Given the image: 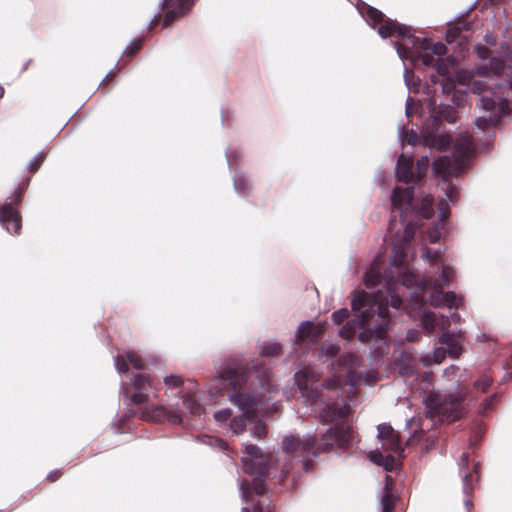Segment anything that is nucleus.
Instances as JSON below:
<instances>
[{"label": "nucleus", "mask_w": 512, "mask_h": 512, "mask_svg": "<svg viewBox=\"0 0 512 512\" xmlns=\"http://www.w3.org/2000/svg\"><path fill=\"white\" fill-rule=\"evenodd\" d=\"M141 46V42L138 41L137 43L133 44V47H128L126 52L129 56H132Z\"/></svg>", "instance_id": "49"}, {"label": "nucleus", "mask_w": 512, "mask_h": 512, "mask_svg": "<svg viewBox=\"0 0 512 512\" xmlns=\"http://www.w3.org/2000/svg\"><path fill=\"white\" fill-rule=\"evenodd\" d=\"M463 397L459 392L441 395L432 393L425 399L427 413L442 421H455L462 414Z\"/></svg>", "instance_id": "2"}, {"label": "nucleus", "mask_w": 512, "mask_h": 512, "mask_svg": "<svg viewBox=\"0 0 512 512\" xmlns=\"http://www.w3.org/2000/svg\"><path fill=\"white\" fill-rule=\"evenodd\" d=\"M313 445L314 440L312 438L306 441H301L296 437H287L283 441V449L286 452H298L300 454L308 452Z\"/></svg>", "instance_id": "12"}, {"label": "nucleus", "mask_w": 512, "mask_h": 512, "mask_svg": "<svg viewBox=\"0 0 512 512\" xmlns=\"http://www.w3.org/2000/svg\"><path fill=\"white\" fill-rule=\"evenodd\" d=\"M439 210H440L442 219H445L448 216L449 212H448V207L444 201H441L439 203Z\"/></svg>", "instance_id": "48"}, {"label": "nucleus", "mask_w": 512, "mask_h": 512, "mask_svg": "<svg viewBox=\"0 0 512 512\" xmlns=\"http://www.w3.org/2000/svg\"><path fill=\"white\" fill-rule=\"evenodd\" d=\"M444 357H445V353L440 349H437L433 352V361L436 364L441 363L442 360L444 359Z\"/></svg>", "instance_id": "45"}, {"label": "nucleus", "mask_w": 512, "mask_h": 512, "mask_svg": "<svg viewBox=\"0 0 512 512\" xmlns=\"http://www.w3.org/2000/svg\"><path fill=\"white\" fill-rule=\"evenodd\" d=\"M489 1H490V2H492V3H497V2H499L500 0H489Z\"/></svg>", "instance_id": "61"}, {"label": "nucleus", "mask_w": 512, "mask_h": 512, "mask_svg": "<svg viewBox=\"0 0 512 512\" xmlns=\"http://www.w3.org/2000/svg\"><path fill=\"white\" fill-rule=\"evenodd\" d=\"M243 497L246 501H248L249 498V488L246 484H242L241 486Z\"/></svg>", "instance_id": "54"}, {"label": "nucleus", "mask_w": 512, "mask_h": 512, "mask_svg": "<svg viewBox=\"0 0 512 512\" xmlns=\"http://www.w3.org/2000/svg\"><path fill=\"white\" fill-rule=\"evenodd\" d=\"M272 456L264 455L255 445H247L242 457L244 470L256 477L264 476L269 469Z\"/></svg>", "instance_id": "4"}, {"label": "nucleus", "mask_w": 512, "mask_h": 512, "mask_svg": "<svg viewBox=\"0 0 512 512\" xmlns=\"http://www.w3.org/2000/svg\"><path fill=\"white\" fill-rule=\"evenodd\" d=\"M395 33H397L398 36H400L401 38H404V37L410 35L409 30L406 27L400 26L398 24H397Z\"/></svg>", "instance_id": "47"}, {"label": "nucleus", "mask_w": 512, "mask_h": 512, "mask_svg": "<svg viewBox=\"0 0 512 512\" xmlns=\"http://www.w3.org/2000/svg\"><path fill=\"white\" fill-rule=\"evenodd\" d=\"M434 54L443 55L446 51L445 46L442 43H436L431 48Z\"/></svg>", "instance_id": "46"}, {"label": "nucleus", "mask_w": 512, "mask_h": 512, "mask_svg": "<svg viewBox=\"0 0 512 512\" xmlns=\"http://www.w3.org/2000/svg\"><path fill=\"white\" fill-rule=\"evenodd\" d=\"M164 384L169 388H176L183 384V379L178 375H169L164 378Z\"/></svg>", "instance_id": "28"}, {"label": "nucleus", "mask_w": 512, "mask_h": 512, "mask_svg": "<svg viewBox=\"0 0 512 512\" xmlns=\"http://www.w3.org/2000/svg\"><path fill=\"white\" fill-rule=\"evenodd\" d=\"M492 69L494 70V73L495 74H505L507 76L510 75V71L512 72V68L511 67H508V68H504V67H501L500 68V62L499 61H494L492 63Z\"/></svg>", "instance_id": "37"}, {"label": "nucleus", "mask_w": 512, "mask_h": 512, "mask_svg": "<svg viewBox=\"0 0 512 512\" xmlns=\"http://www.w3.org/2000/svg\"><path fill=\"white\" fill-rule=\"evenodd\" d=\"M381 465L384 466L386 470H392L395 466L394 456L387 455L386 457H384Z\"/></svg>", "instance_id": "39"}, {"label": "nucleus", "mask_w": 512, "mask_h": 512, "mask_svg": "<svg viewBox=\"0 0 512 512\" xmlns=\"http://www.w3.org/2000/svg\"><path fill=\"white\" fill-rule=\"evenodd\" d=\"M324 331V325L314 324L307 321L302 323L297 330V339L299 341H316Z\"/></svg>", "instance_id": "10"}, {"label": "nucleus", "mask_w": 512, "mask_h": 512, "mask_svg": "<svg viewBox=\"0 0 512 512\" xmlns=\"http://www.w3.org/2000/svg\"><path fill=\"white\" fill-rule=\"evenodd\" d=\"M463 169V162L460 159L441 157L433 163V172L444 180L456 176Z\"/></svg>", "instance_id": "7"}, {"label": "nucleus", "mask_w": 512, "mask_h": 512, "mask_svg": "<svg viewBox=\"0 0 512 512\" xmlns=\"http://www.w3.org/2000/svg\"><path fill=\"white\" fill-rule=\"evenodd\" d=\"M493 85H497L499 92L498 94L491 92V94L495 95V99L490 98L488 95L483 96L481 98L482 107L486 111L497 109L499 112H502L506 107V101L503 96L505 94H512V79H507L505 85L498 84L495 79L475 80L473 82V91L475 93L486 92V88L490 89Z\"/></svg>", "instance_id": "3"}, {"label": "nucleus", "mask_w": 512, "mask_h": 512, "mask_svg": "<svg viewBox=\"0 0 512 512\" xmlns=\"http://www.w3.org/2000/svg\"><path fill=\"white\" fill-rule=\"evenodd\" d=\"M423 257L427 260H435L438 258V254L437 253H431L429 250H427L424 254H423Z\"/></svg>", "instance_id": "53"}, {"label": "nucleus", "mask_w": 512, "mask_h": 512, "mask_svg": "<svg viewBox=\"0 0 512 512\" xmlns=\"http://www.w3.org/2000/svg\"><path fill=\"white\" fill-rule=\"evenodd\" d=\"M316 380V375L310 368H305L295 374L296 384L302 390L309 389Z\"/></svg>", "instance_id": "13"}, {"label": "nucleus", "mask_w": 512, "mask_h": 512, "mask_svg": "<svg viewBox=\"0 0 512 512\" xmlns=\"http://www.w3.org/2000/svg\"><path fill=\"white\" fill-rule=\"evenodd\" d=\"M164 5H165V6H168V5H169V0H165Z\"/></svg>", "instance_id": "62"}, {"label": "nucleus", "mask_w": 512, "mask_h": 512, "mask_svg": "<svg viewBox=\"0 0 512 512\" xmlns=\"http://www.w3.org/2000/svg\"><path fill=\"white\" fill-rule=\"evenodd\" d=\"M397 24L393 21H383L378 28V33L381 37L387 38L395 34Z\"/></svg>", "instance_id": "17"}, {"label": "nucleus", "mask_w": 512, "mask_h": 512, "mask_svg": "<svg viewBox=\"0 0 512 512\" xmlns=\"http://www.w3.org/2000/svg\"><path fill=\"white\" fill-rule=\"evenodd\" d=\"M149 387H151V381L148 377L143 375L136 376L132 383L133 391L130 394L131 400L136 404L146 402L148 399L146 390Z\"/></svg>", "instance_id": "9"}, {"label": "nucleus", "mask_w": 512, "mask_h": 512, "mask_svg": "<svg viewBox=\"0 0 512 512\" xmlns=\"http://www.w3.org/2000/svg\"><path fill=\"white\" fill-rule=\"evenodd\" d=\"M424 361H427L428 363H430L432 360L429 357H427L424 359Z\"/></svg>", "instance_id": "60"}, {"label": "nucleus", "mask_w": 512, "mask_h": 512, "mask_svg": "<svg viewBox=\"0 0 512 512\" xmlns=\"http://www.w3.org/2000/svg\"><path fill=\"white\" fill-rule=\"evenodd\" d=\"M125 357L132 364L135 369L141 370L144 367L141 357L134 351H126Z\"/></svg>", "instance_id": "22"}, {"label": "nucleus", "mask_w": 512, "mask_h": 512, "mask_svg": "<svg viewBox=\"0 0 512 512\" xmlns=\"http://www.w3.org/2000/svg\"><path fill=\"white\" fill-rule=\"evenodd\" d=\"M230 397L231 400L241 408V410L246 413L250 412V403H248V399L244 395L235 393L231 394Z\"/></svg>", "instance_id": "21"}, {"label": "nucleus", "mask_w": 512, "mask_h": 512, "mask_svg": "<svg viewBox=\"0 0 512 512\" xmlns=\"http://www.w3.org/2000/svg\"><path fill=\"white\" fill-rule=\"evenodd\" d=\"M262 352L265 355H276L280 352V346L278 344H267L263 346Z\"/></svg>", "instance_id": "36"}, {"label": "nucleus", "mask_w": 512, "mask_h": 512, "mask_svg": "<svg viewBox=\"0 0 512 512\" xmlns=\"http://www.w3.org/2000/svg\"><path fill=\"white\" fill-rule=\"evenodd\" d=\"M471 153V141L468 136H463L460 138L455 145V158L460 159L463 162V159L466 158Z\"/></svg>", "instance_id": "16"}, {"label": "nucleus", "mask_w": 512, "mask_h": 512, "mask_svg": "<svg viewBox=\"0 0 512 512\" xmlns=\"http://www.w3.org/2000/svg\"><path fill=\"white\" fill-rule=\"evenodd\" d=\"M45 157L44 153H38L29 164V172L35 173L44 162Z\"/></svg>", "instance_id": "26"}, {"label": "nucleus", "mask_w": 512, "mask_h": 512, "mask_svg": "<svg viewBox=\"0 0 512 512\" xmlns=\"http://www.w3.org/2000/svg\"><path fill=\"white\" fill-rule=\"evenodd\" d=\"M390 304L393 308L398 309L402 300L394 294L390 295V301H384L378 297V295L370 296L365 292L358 293L352 300V309L354 311H360L362 325H364L373 315V306L377 305L378 317L381 319L380 327L377 329V333L381 335L383 333V326L388 322L387 320V305Z\"/></svg>", "instance_id": "1"}, {"label": "nucleus", "mask_w": 512, "mask_h": 512, "mask_svg": "<svg viewBox=\"0 0 512 512\" xmlns=\"http://www.w3.org/2000/svg\"><path fill=\"white\" fill-rule=\"evenodd\" d=\"M61 475H62L61 472L59 470H56L48 475V479L51 482H55L56 480H58L61 477Z\"/></svg>", "instance_id": "50"}, {"label": "nucleus", "mask_w": 512, "mask_h": 512, "mask_svg": "<svg viewBox=\"0 0 512 512\" xmlns=\"http://www.w3.org/2000/svg\"><path fill=\"white\" fill-rule=\"evenodd\" d=\"M422 62L425 64V65H431L432 64V61H433V57L428 54V53H425L422 55Z\"/></svg>", "instance_id": "51"}, {"label": "nucleus", "mask_w": 512, "mask_h": 512, "mask_svg": "<svg viewBox=\"0 0 512 512\" xmlns=\"http://www.w3.org/2000/svg\"><path fill=\"white\" fill-rule=\"evenodd\" d=\"M419 228L416 224H409L403 232V244H407L413 238L415 231Z\"/></svg>", "instance_id": "29"}, {"label": "nucleus", "mask_w": 512, "mask_h": 512, "mask_svg": "<svg viewBox=\"0 0 512 512\" xmlns=\"http://www.w3.org/2000/svg\"><path fill=\"white\" fill-rule=\"evenodd\" d=\"M427 142L430 146L441 150L450 144L451 137L449 135H439L436 138H434L431 142H429V140H427Z\"/></svg>", "instance_id": "20"}, {"label": "nucleus", "mask_w": 512, "mask_h": 512, "mask_svg": "<svg viewBox=\"0 0 512 512\" xmlns=\"http://www.w3.org/2000/svg\"><path fill=\"white\" fill-rule=\"evenodd\" d=\"M491 379L489 377H483L476 382V387L481 391H486V389L490 386Z\"/></svg>", "instance_id": "38"}, {"label": "nucleus", "mask_w": 512, "mask_h": 512, "mask_svg": "<svg viewBox=\"0 0 512 512\" xmlns=\"http://www.w3.org/2000/svg\"><path fill=\"white\" fill-rule=\"evenodd\" d=\"M219 378L224 388L236 392L243 381V375L240 372L239 364L236 361L226 363L219 372Z\"/></svg>", "instance_id": "6"}, {"label": "nucleus", "mask_w": 512, "mask_h": 512, "mask_svg": "<svg viewBox=\"0 0 512 512\" xmlns=\"http://www.w3.org/2000/svg\"><path fill=\"white\" fill-rule=\"evenodd\" d=\"M379 282V275L375 270H370L365 275V283L367 286H374Z\"/></svg>", "instance_id": "33"}, {"label": "nucleus", "mask_w": 512, "mask_h": 512, "mask_svg": "<svg viewBox=\"0 0 512 512\" xmlns=\"http://www.w3.org/2000/svg\"><path fill=\"white\" fill-rule=\"evenodd\" d=\"M394 259L393 264L394 265H400L401 259L404 257L405 252L402 244H394Z\"/></svg>", "instance_id": "32"}, {"label": "nucleus", "mask_w": 512, "mask_h": 512, "mask_svg": "<svg viewBox=\"0 0 512 512\" xmlns=\"http://www.w3.org/2000/svg\"><path fill=\"white\" fill-rule=\"evenodd\" d=\"M409 197L410 194L408 191L396 188L393 191L392 204L394 207H398L402 205L404 200H409Z\"/></svg>", "instance_id": "19"}, {"label": "nucleus", "mask_w": 512, "mask_h": 512, "mask_svg": "<svg viewBox=\"0 0 512 512\" xmlns=\"http://www.w3.org/2000/svg\"><path fill=\"white\" fill-rule=\"evenodd\" d=\"M230 416H231V412L228 409L220 410L215 413V419L217 421H226L229 419Z\"/></svg>", "instance_id": "42"}, {"label": "nucleus", "mask_w": 512, "mask_h": 512, "mask_svg": "<svg viewBox=\"0 0 512 512\" xmlns=\"http://www.w3.org/2000/svg\"><path fill=\"white\" fill-rule=\"evenodd\" d=\"M348 316L346 309H340L333 313L332 319L336 324H341Z\"/></svg>", "instance_id": "34"}, {"label": "nucleus", "mask_w": 512, "mask_h": 512, "mask_svg": "<svg viewBox=\"0 0 512 512\" xmlns=\"http://www.w3.org/2000/svg\"><path fill=\"white\" fill-rule=\"evenodd\" d=\"M435 321H436V316L434 313L427 312V313L423 314L422 323H423V326L425 327V329L430 330V331L434 330Z\"/></svg>", "instance_id": "25"}, {"label": "nucleus", "mask_w": 512, "mask_h": 512, "mask_svg": "<svg viewBox=\"0 0 512 512\" xmlns=\"http://www.w3.org/2000/svg\"><path fill=\"white\" fill-rule=\"evenodd\" d=\"M441 233L440 228L438 226L434 227L432 230L428 232V239L430 242L434 243L440 239Z\"/></svg>", "instance_id": "40"}, {"label": "nucleus", "mask_w": 512, "mask_h": 512, "mask_svg": "<svg viewBox=\"0 0 512 512\" xmlns=\"http://www.w3.org/2000/svg\"><path fill=\"white\" fill-rule=\"evenodd\" d=\"M181 14H185L193 4V0H177Z\"/></svg>", "instance_id": "41"}, {"label": "nucleus", "mask_w": 512, "mask_h": 512, "mask_svg": "<svg viewBox=\"0 0 512 512\" xmlns=\"http://www.w3.org/2000/svg\"><path fill=\"white\" fill-rule=\"evenodd\" d=\"M183 14H181V9L178 7L177 8V11L175 10H172V11H169L166 13V15L164 16L163 18V26L164 27H167L168 25H170L176 18H178L179 16H182Z\"/></svg>", "instance_id": "30"}, {"label": "nucleus", "mask_w": 512, "mask_h": 512, "mask_svg": "<svg viewBox=\"0 0 512 512\" xmlns=\"http://www.w3.org/2000/svg\"><path fill=\"white\" fill-rule=\"evenodd\" d=\"M2 223L6 225L8 231L12 230L14 234L20 233L21 217L13 207H2Z\"/></svg>", "instance_id": "11"}, {"label": "nucleus", "mask_w": 512, "mask_h": 512, "mask_svg": "<svg viewBox=\"0 0 512 512\" xmlns=\"http://www.w3.org/2000/svg\"><path fill=\"white\" fill-rule=\"evenodd\" d=\"M254 433L257 437H260L262 434L265 433V426L262 424H257V426L255 427Z\"/></svg>", "instance_id": "52"}, {"label": "nucleus", "mask_w": 512, "mask_h": 512, "mask_svg": "<svg viewBox=\"0 0 512 512\" xmlns=\"http://www.w3.org/2000/svg\"><path fill=\"white\" fill-rule=\"evenodd\" d=\"M391 478L388 476L386 478V486L384 489V493L381 498V507L382 512H391L395 505V497L391 492Z\"/></svg>", "instance_id": "14"}, {"label": "nucleus", "mask_w": 512, "mask_h": 512, "mask_svg": "<svg viewBox=\"0 0 512 512\" xmlns=\"http://www.w3.org/2000/svg\"><path fill=\"white\" fill-rule=\"evenodd\" d=\"M254 490L257 494L262 495L264 493V487L261 483H257L254 485Z\"/></svg>", "instance_id": "57"}, {"label": "nucleus", "mask_w": 512, "mask_h": 512, "mask_svg": "<svg viewBox=\"0 0 512 512\" xmlns=\"http://www.w3.org/2000/svg\"><path fill=\"white\" fill-rule=\"evenodd\" d=\"M367 17L370 21H372L375 24L382 23L384 21L383 13L375 8H369L367 10Z\"/></svg>", "instance_id": "27"}, {"label": "nucleus", "mask_w": 512, "mask_h": 512, "mask_svg": "<svg viewBox=\"0 0 512 512\" xmlns=\"http://www.w3.org/2000/svg\"><path fill=\"white\" fill-rule=\"evenodd\" d=\"M113 77H114V74L113 73H109V74L106 75V77L104 78L103 82H105L108 79H112Z\"/></svg>", "instance_id": "58"}, {"label": "nucleus", "mask_w": 512, "mask_h": 512, "mask_svg": "<svg viewBox=\"0 0 512 512\" xmlns=\"http://www.w3.org/2000/svg\"><path fill=\"white\" fill-rule=\"evenodd\" d=\"M126 360H127V358L125 357V355H119L116 357L115 366L118 371L126 372L128 370Z\"/></svg>", "instance_id": "35"}, {"label": "nucleus", "mask_w": 512, "mask_h": 512, "mask_svg": "<svg viewBox=\"0 0 512 512\" xmlns=\"http://www.w3.org/2000/svg\"><path fill=\"white\" fill-rule=\"evenodd\" d=\"M172 422H173V423H177V422H179V417H178V416H173V418H172Z\"/></svg>", "instance_id": "59"}, {"label": "nucleus", "mask_w": 512, "mask_h": 512, "mask_svg": "<svg viewBox=\"0 0 512 512\" xmlns=\"http://www.w3.org/2000/svg\"><path fill=\"white\" fill-rule=\"evenodd\" d=\"M378 437L382 441V446L386 451L399 452L400 442L398 434L395 430L387 424H381L378 426Z\"/></svg>", "instance_id": "8"}, {"label": "nucleus", "mask_w": 512, "mask_h": 512, "mask_svg": "<svg viewBox=\"0 0 512 512\" xmlns=\"http://www.w3.org/2000/svg\"><path fill=\"white\" fill-rule=\"evenodd\" d=\"M383 458L384 456L380 452L373 451L369 453V459L378 465L382 464Z\"/></svg>", "instance_id": "43"}, {"label": "nucleus", "mask_w": 512, "mask_h": 512, "mask_svg": "<svg viewBox=\"0 0 512 512\" xmlns=\"http://www.w3.org/2000/svg\"><path fill=\"white\" fill-rule=\"evenodd\" d=\"M413 160L410 157H406L401 155L398 158L397 163V176L399 180L403 182H412L414 180H419L427 171L429 165V159L427 157L421 158L416 165L417 176H414L412 172Z\"/></svg>", "instance_id": "5"}, {"label": "nucleus", "mask_w": 512, "mask_h": 512, "mask_svg": "<svg viewBox=\"0 0 512 512\" xmlns=\"http://www.w3.org/2000/svg\"><path fill=\"white\" fill-rule=\"evenodd\" d=\"M432 203H433V199L430 196L423 198L419 212L424 218L431 217V215L433 213Z\"/></svg>", "instance_id": "23"}, {"label": "nucleus", "mask_w": 512, "mask_h": 512, "mask_svg": "<svg viewBox=\"0 0 512 512\" xmlns=\"http://www.w3.org/2000/svg\"><path fill=\"white\" fill-rule=\"evenodd\" d=\"M496 121L497 115L490 116L489 118L482 116L476 119L475 124L479 129L486 130L491 124H494Z\"/></svg>", "instance_id": "24"}, {"label": "nucleus", "mask_w": 512, "mask_h": 512, "mask_svg": "<svg viewBox=\"0 0 512 512\" xmlns=\"http://www.w3.org/2000/svg\"><path fill=\"white\" fill-rule=\"evenodd\" d=\"M322 351L325 354L333 357L338 353V347L336 345H328V346L323 347Z\"/></svg>", "instance_id": "44"}, {"label": "nucleus", "mask_w": 512, "mask_h": 512, "mask_svg": "<svg viewBox=\"0 0 512 512\" xmlns=\"http://www.w3.org/2000/svg\"><path fill=\"white\" fill-rule=\"evenodd\" d=\"M452 274V271L450 269H444L443 270V281L444 283H447L449 281V277Z\"/></svg>", "instance_id": "55"}, {"label": "nucleus", "mask_w": 512, "mask_h": 512, "mask_svg": "<svg viewBox=\"0 0 512 512\" xmlns=\"http://www.w3.org/2000/svg\"><path fill=\"white\" fill-rule=\"evenodd\" d=\"M230 427L234 433L238 434L244 431L245 429V420L243 417L234 418L230 423Z\"/></svg>", "instance_id": "31"}, {"label": "nucleus", "mask_w": 512, "mask_h": 512, "mask_svg": "<svg viewBox=\"0 0 512 512\" xmlns=\"http://www.w3.org/2000/svg\"><path fill=\"white\" fill-rule=\"evenodd\" d=\"M440 342L447 346L448 354L453 358H458L462 353V348L458 344L457 339L453 338L449 334H443L440 338Z\"/></svg>", "instance_id": "15"}, {"label": "nucleus", "mask_w": 512, "mask_h": 512, "mask_svg": "<svg viewBox=\"0 0 512 512\" xmlns=\"http://www.w3.org/2000/svg\"><path fill=\"white\" fill-rule=\"evenodd\" d=\"M337 415L338 416H344V413L343 412H339Z\"/></svg>", "instance_id": "63"}, {"label": "nucleus", "mask_w": 512, "mask_h": 512, "mask_svg": "<svg viewBox=\"0 0 512 512\" xmlns=\"http://www.w3.org/2000/svg\"><path fill=\"white\" fill-rule=\"evenodd\" d=\"M448 199L452 202L454 201V198H455V195H456V191L454 188H450L447 193H446Z\"/></svg>", "instance_id": "56"}, {"label": "nucleus", "mask_w": 512, "mask_h": 512, "mask_svg": "<svg viewBox=\"0 0 512 512\" xmlns=\"http://www.w3.org/2000/svg\"><path fill=\"white\" fill-rule=\"evenodd\" d=\"M441 298L442 300H440L438 296H433L431 299V303L435 306L440 305L442 303L447 304L449 307L456 305V296L451 292L443 294Z\"/></svg>", "instance_id": "18"}]
</instances>
